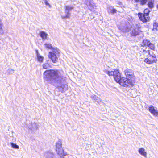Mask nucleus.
I'll return each mask as SVG.
<instances>
[{
    "label": "nucleus",
    "mask_w": 158,
    "mask_h": 158,
    "mask_svg": "<svg viewBox=\"0 0 158 158\" xmlns=\"http://www.w3.org/2000/svg\"><path fill=\"white\" fill-rule=\"evenodd\" d=\"M44 79L48 83L58 88L63 92L67 89L68 85L65 84L66 77L60 70L54 69L46 70L43 73Z\"/></svg>",
    "instance_id": "1"
},
{
    "label": "nucleus",
    "mask_w": 158,
    "mask_h": 158,
    "mask_svg": "<svg viewBox=\"0 0 158 158\" xmlns=\"http://www.w3.org/2000/svg\"><path fill=\"white\" fill-rule=\"evenodd\" d=\"M124 72L126 78L123 77L122 81H123L121 84L126 87L128 86H133L135 81L133 72L131 69H127Z\"/></svg>",
    "instance_id": "2"
},
{
    "label": "nucleus",
    "mask_w": 158,
    "mask_h": 158,
    "mask_svg": "<svg viewBox=\"0 0 158 158\" xmlns=\"http://www.w3.org/2000/svg\"><path fill=\"white\" fill-rule=\"evenodd\" d=\"M61 140L59 139L56 145V151L60 157L67 155L66 152H64L62 147Z\"/></svg>",
    "instance_id": "3"
},
{
    "label": "nucleus",
    "mask_w": 158,
    "mask_h": 158,
    "mask_svg": "<svg viewBox=\"0 0 158 158\" xmlns=\"http://www.w3.org/2000/svg\"><path fill=\"white\" fill-rule=\"evenodd\" d=\"M144 11V13L143 14L141 13H139L138 15L139 19L143 23H145L148 21L149 20L150 17L148 15L150 10H148V11L146 12H145L146 10Z\"/></svg>",
    "instance_id": "4"
},
{
    "label": "nucleus",
    "mask_w": 158,
    "mask_h": 158,
    "mask_svg": "<svg viewBox=\"0 0 158 158\" xmlns=\"http://www.w3.org/2000/svg\"><path fill=\"white\" fill-rule=\"evenodd\" d=\"M121 25L118 27L119 29L123 32H128L130 30V24L127 21L124 22L122 21Z\"/></svg>",
    "instance_id": "5"
},
{
    "label": "nucleus",
    "mask_w": 158,
    "mask_h": 158,
    "mask_svg": "<svg viewBox=\"0 0 158 158\" xmlns=\"http://www.w3.org/2000/svg\"><path fill=\"white\" fill-rule=\"evenodd\" d=\"M114 80L117 82L119 83L120 85L122 86H124V85H122V83L123 81H122V79L123 77H121V74L118 70H114Z\"/></svg>",
    "instance_id": "6"
},
{
    "label": "nucleus",
    "mask_w": 158,
    "mask_h": 158,
    "mask_svg": "<svg viewBox=\"0 0 158 158\" xmlns=\"http://www.w3.org/2000/svg\"><path fill=\"white\" fill-rule=\"evenodd\" d=\"M157 60V59L156 55H153L150 56L149 58H146L144 59V62L148 64H152L154 63H156Z\"/></svg>",
    "instance_id": "7"
},
{
    "label": "nucleus",
    "mask_w": 158,
    "mask_h": 158,
    "mask_svg": "<svg viewBox=\"0 0 158 158\" xmlns=\"http://www.w3.org/2000/svg\"><path fill=\"white\" fill-rule=\"evenodd\" d=\"M140 28V27L137 25L135 28L132 31L131 33V35L135 36L138 35L141 32L139 30Z\"/></svg>",
    "instance_id": "8"
},
{
    "label": "nucleus",
    "mask_w": 158,
    "mask_h": 158,
    "mask_svg": "<svg viewBox=\"0 0 158 158\" xmlns=\"http://www.w3.org/2000/svg\"><path fill=\"white\" fill-rule=\"evenodd\" d=\"M149 111L153 115L155 116H157L158 112L157 110V108L156 107H154L152 105H150L148 108Z\"/></svg>",
    "instance_id": "9"
},
{
    "label": "nucleus",
    "mask_w": 158,
    "mask_h": 158,
    "mask_svg": "<svg viewBox=\"0 0 158 158\" xmlns=\"http://www.w3.org/2000/svg\"><path fill=\"white\" fill-rule=\"evenodd\" d=\"M58 55H55L53 53L49 54L48 55L49 58L51 59L53 63H55L57 62L58 60Z\"/></svg>",
    "instance_id": "10"
},
{
    "label": "nucleus",
    "mask_w": 158,
    "mask_h": 158,
    "mask_svg": "<svg viewBox=\"0 0 158 158\" xmlns=\"http://www.w3.org/2000/svg\"><path fill=\"white\" fill-rule=\"evenodd\" d=\"M91 98L92 100L97 102L98 103L101 104L103 102L101 99L98 98L96 95L93 94L91 96Z\"/></svg>",
    "instance_id": "11"
},
{
    "label": "nucleus",
    "mask_w": 158,
    "mask_h": 158,
    "mask_svg": "<svg viewBox=\"0 0 158 158\" xmlns=\"http://www.w3.org/2000/svg\"><path fill=\"white\" fill-rule=\"evenodd\" d=\"M40 35L43 40H46L48 36L47 33L44 31H40Z\"/></svg>",
    "instance_id": "12"
},
{
    "label": "nucleus",
    "mask_w": 158,
    "mask_h": 158,
    "mask_svg": "<svg viewBox=\"0 0 158 158\" xmlns=\"http://www.w3.org/2000/svg\"><path fill=\"white\" fill-rule=\"evenodd\" d=\"M69 10H64V15H61V18L62 19H65L69 18L70 16V13L69 11Z\"/></svg>",
    "instance_id": "13"
},
{
    "label": "nucleus",
    "mask_w": 158,
    "mask_h": 158,
    "mask_svg": "<svg viewBox=\"0 0 158 158\" xmlns=\"http://www.w3.org/2000/svg\"><path fill=\"white\" fill-rule=\"evenodd\" d=\"M150 41L146 39L143 40L141 44V46L143 47L147 46L148 47V45L150 43Z\"/></svg>",
    "instance_id": "14"
},
{
    "label": "nucleus",
    "mask_w": 158,
    "mask_h": 158,
    "mask_svg": "<svg viewBox=\"0 0 158 158\" xmlns=\"http://www.w3.org/2000/svg\"><path fill=\"white\" fill-rule=\"evenodd\" d=\"M85 4L87 5H89L90 6H93V0H83Z\"/></svg>",
    "instance_id": "15"
},
{
    "label": "nucleus",
    "mask_w": 158,
    "mask_h": 158,
    "mask_svg": "<svg viewBox=\"0 0 158 158\" xmlns=\"http://www.w3.org/2000/svg\"><path fill=\"white\" fill-rule=\"evenodd\" d=\"M52 52H50L49 53V54H55L56 55H59V52L58 51V50L56 48H53L52 49Z\"/></svg>",
    "instance_id": "16"
},
{
    "label": "nucleus",
    "mask_w": 158,
    "mask_h": 158,
    "mask_svg": "<svg viewBox=\"0 0 158 158\" xmlns=\"http://www.w3.org/2000/svg\"><path fill=\"white\" fill-rule=\"evenodd\" d=\"M139 152L141 155L144 156H146L147 153L144 148H140L139 150Z\"/></svg>",
    "instance_id": "17"
},
{
    "label": "nucleus",
    "mask_w": 158,
    "mask_h": 158,
    "mask_svg": "<svg viewBox=\"0 0 158 158\" xmlns=\"http://www.w3.org/2000/svg\"><path fill=\"white\" fill-rule=\"evenodd\" d=\"M49 60H46L45 63L43 65V69H49L50 67V65L48 63Z\"/></svg>",
    "instance_id": "18"
},
{
    "label": "nucleus",
    "mask_w": 158,
    "mask_h": 158,
    "mask_svg": "<svg viewBox=\"0 0 158 158\" xmlns=\"http://www.w3.org/2000/svg\"><path fill=\"white\" fill-rule=\"evenodd\" d=\"M36 52L37 56L38 61L40 62H42L44 60V57L39 54L37 51H36Z\"/></svg>",
    "instance_id": "19"
},
{
    "label": "nucleus",
    "mask_w": 158,
    "mask_h": 158,
    "mask_svg": "<svg viewBox=\"0 0 158 158\" xmlns=\"http://www.w3.org/2000/svg\"><path fill=\"white\" fill-rule=\"evenodd\" d=\"M104 72L105 73L108 74V75L109 76H114V71H109L107 70L106 69H105L104 70Z\"/></svg>",
    "instance_id": "20"
},
{
    "label": "nucleus",
    "mask_w": 158,
    "mask_h": 158,
    "mask_svg": "<svg viewBox=\"0 0 158 158\" xmlns=\"http://www.w3.org/2000/svg\"><path fill=\"white\" fill-rule=\"evenodd\" d=\"M27 126L28 128L31 130H32L34 128L37 129V128L36 124L35 123H32L31 125L28 126Z\"/></svg>",
    "instance_id": "21"
},
{
    "label": "nucleus",
    "mask_w": 158,
    "mask_h": 158,
    "mask_svg": "<svg viewBox=\"0 0 158 158\" xmlns=\"http://www.w3.org/2000/svg\"><path fill=\"white\" fill-rule=\"evenodd\" d=\"M3 27V25L2 22H0V35H2L4 33V32L2 28Z\"/></svg>",
    "instance_id": "22"
},
{
    "label": "nucleus",
    "mask_w": 158,
    "mask_h": 158,
    "mask_svg": "<svg viewBox=\"0 0 158 158\" xmlns=\"http://www.w3.org/2000/svg\"><path fill=\"white\" fill-rule=\"evenodd\" d=\"M148 47H149L150 49L151 50H155V47L154 45L151 42H150V43L149 44V45H148Z\"/></svg>",
    "instance_id": "23"
},
{
    "label": "nucleus",
    "mask_w": 158,
    "mask_h": 158,
    "mask_svg": "<svg viewBox=\"0 0 158 158\" xmlns=\"http://www.w3.org/2000/svg\"><path fill=\"white\" fill-rule=\"evenodd\" d=\"M10 145L12 148L15 149H19V146L16 144L14 143H11Z\"/></svg>",
    "instance_id": "24"
},
{
    "label": "nucleus",
    "mask_w": 158,
    "mask_h": 158,
    "mask_svg": "<svg viewBox=\"0 0 158 158\" xmlns=\"http://www.w3.org/2000/svg\"><path fill=\"white\" fill-rule=\"evenodd\" d=\"M44 46L45 48L49 49H52L53 48L51 44L45 43L44 44Z\"/></svg>",
    "instance_id": "25"
},
{
    "label": "nucleus",
    "mask_w": 158,
    "mask_h": 158,
    "mask_svg": "<svg viewBox=\"0 0 158 158\" xmlns=\"http://www.w3.org/2000/svg\"><path fill=\"white\" fill-rule=\"evenodd\" d=\"M153 30H154V29H155L156 30H157V27H158V23L157 22H154L153 25Z\"/></svg>",
    "instance_id": "26"
},
{
    "label": "nucleus",
    "mask_w": 158,
    "mask_h": 158,
    "mask_svg": "<svg viewBox=\"0 0 158 158\" xmlns=\"http://www.w3.org/2000/svg\"><path fill=\"white\" fill-rule=\"evenodd\" d=\"M148 6L150 8H152L154 7L153 3L152 1L149 2L148 3Z\"/></svg>",
    "instance_id": "27"
},
{
    "label": "nucleus",
    "mask_w": 158,
    "mask_h": 158,
    "mask_svg": "<svg viewBox=\"0 0 158 158\" xmlns=\"http://www.w3.org/2000/svg\"><path fill=\"white\" fill-rule=\"evenodd\" d=\"M7 73L9 74H12L14 73V70L11 69H9L7 71Z\"/></svg>",
    "instance_id": "28"
},
{
    "label": "nucleus",
    "mask_w": 158,
    "mask_h": 158,
    "mask_svg": "<svg viewBox=\"0 0 158 158\" xmlns=\"http://www.w3.org/2000/svg\"><path fill=\"white\" fill-rule=\"evenodd\" d=\"M65 7V10H71L73 9V7L71 6H67Z\"/></svg>",
    "instance_id": "29"
},
{
    "label": "nucleus",
    "mask_w": 158,
    "mask_h": 158,
    "mask_svg": "<svg viewBox=\"0 0 158 158\" xmlns=\"http://www.w3.org/2000/svg\"><path fill=\"white\" fill-rule=\"evenodd\" d=\"M147 1V0H141V3L142 5H144L146 3Z\"/></svg>",
    "instance_id": "30"
},
{
    "label": "nucleus",
    "mask_w": 158,
    "mask_h": 158,
    "mask_svg": "<svg viewBox=\"0 0 158 158\" xmlns=\"http://www.w3.org/2000/svg\"><path fill=\"white\" fill-rule=\"evenodd\" d=\"M148 53L151 57V56H152L153 55H155V54L153 53V52H150L149 51H148Z\"/></svg>",
    "instance_id": "31"
},
{
    "label": "nucleus",
    "mask_w": 158,
    "mask_h": 158,
    "mask_svg": "<svg viewBox=\"0 0 158 158\" xmlns=\"http://www.w3.org/2000/svg\"><path fill=\"white\" fill-rule=\"evenodd\" d=\"M117 11V10H109L110 11H109V13L114 14L116 13Z\"/></svg>",
    "instance_id": "32"
},
{
    "label": "nucleus",
    "mask_w": 158,
    "mask_h": 158,
    "mask_svg": "<svg viewBox=\"0 0 158 158\" xmlns=\"http://www.w3.org/2000/svg\"><path fill=\"white\" fill-rule=\"evenodd\" d=\"M44 2H45V4L46 5H49V3L46 0H44Z\"/></svg>",
    "instance_id": "33"
},
{
    "label": "nucleus",
    "mask_w": 158,
    "mask_h": 158,
    "mask_svg": "<svg viewBox=\"0 0 158 158\" xmlns=\"http://www.w3.org/2000/svg\"><path fill=\"white\" fill-rule=\"evenodd\" d=\"M109 10H116L114 8H112V9L111 8V9H110Z\"/></svg>",
    "instance_id": "34"
},
{
    "label": "nucleus",
    "mask_w": 158,
    "mask_h": 158,
    "mask_svg": "<svg viewBox=\"0 0 158 158\" xmlns=\"http://www.w3.org/2000/svg\"><path fill=\"white\" fill-rule=\"evenodd\" d=\"M135 2H138L139 1V0H135Z\"/></svg>",
    "instance_id": "35"
},
{
    "label": "nucleus",
    "mask_w": 158,
    "mask_h": 158,
    "mask_svg": "<svg viewBox=\"0 0 158 158\" xmlns=\"http://www.w3.org/2000/svg\"><path fill=\"white\" fill-rule=\"evenodd\" d=\"M144 10H148V9L146 8V9H145Z\"/></svg>",
    "instance_id": "36"
},
{
    "label": "nucleus",
    "mask_w": 158,
    "mask_h": 158,
    "mask_svg": "<svg viewBox=\"0 0 158 158\" xmlns=\"http://www.w3.org/2000/svg\"><path fill=\"white\" fill-rule=\"evenodd\" d=\"M0 22H2V21H1V19H0Z\"/></svg>",
    "instance_id": "37"
}]
</instances>
